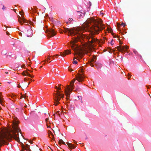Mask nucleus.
Returning <instances> with one entry per match:
<instances>
[{"label": "nucleus", "instance_id": "nucleus-39", "mask_svg": "<svg viewBox=\"0 0 151 151\" xmlns=\"http://www.w3.org/2000/svg\"><path fill=\"white\" fill-rule=\"evenodd\" d=\"M5 9V7H4V5H3V8H2V9L3 10H4V9Z\"/></svg>", "mask_w": 151, "mask_h": 151}, {"label": "nucleus", "instance_id": "nucleus-30", "mask_svg": "<svg viewBox=\"0 0 151 151\" xmlns=\"http://www.w3.org/2000/svg\"><path fill=\"white\" fill-rule=\"evenodd\" d=\"M90 64L91 66H93L94 65H93V62H90Z\"/></svg>", "mask_w": 151, "mask_h": 151}, {"label": "nucleus", "instance_id": "nucleus-11", "mask_svg": "<svg viewBox=\"0 0 151 151\" xmlns=\"http://www.w3.org/2000/svg\"><path fill=\"white\" fill-rule=\"evenodd\" d=\"M66 144L69 147L70 149H73L76 148V147L73 145L71 144L70 143L67 142Z\"/></svg>", "mask_w": 151, "mask_h": 151}, {"label": "nucleus", "instance_id": "nucleus-59", "mask_svg": "<svg viewBox=\"0 0 151 151\" xmlns=\"http://www.w3.org/2000/svg\"><path fill=\"white\" fill-rule=\"evenodd\" d=\"M129 78H130L129 77V78H128V79H129Z\"/></svg>", "mask_w": 151, "mask_h": 151}, {"label": "nucleus", "instance_id": "nucleus-37", "mask_svg": "<svg viewBox=\"0 0 151 151\" xmlns=\"http://www.w3.org/2000/svg\"><path fill=\"white\" fill-rule=\"evenodd\" d=\"M83 70V69L81 68V70H79V72H80V70ZM81 72H82V71H81Z\"/></svg>", "mask_w": 151, "mask_h": 151}, {"label": "nucleus", "instance_id": "nucleus-9", "mask_svg": "<svg viewBox=\"0 0 151 151\" xmlns=\"http://www.w3.org/2000/svg\"><path fill=\"white\" fill-rule=\"evenodd\" d=\"M22 148L26 150H28L29 151H32L30 150H29V145L28 144H26V146L24 145L23 144H22Z\"/></svg>", "mask_w": 151, "mask_h": 151}, {"label": "nucleus", "instance_id": "nucleus-58", "mask_svg": "<svg viewBox=\"0 0 151 151\" xmlns=\"http://www.w3.org/2000/svg\"><path fill=\"white\" fill-rule=\"evenodd\" d=\"M60 33H63V32H60Z\"/></svg>", "mask_w": 151, "mask_h": 151}, {"label": "nucleus", "instance_id": "nucleus-16", "mask_svg": "<svg viewBox=\"0 0 151 151\" xmlns=\"http://www.w3.org/2000/svg\"><path fill=\"white\" fill-rule=\"evenodd\" d=\"M108 31L109 32L111 33L112 35L114 36V33L112 32V29L109 28H108Z\"/></svg>", "mask_w": 151, "mask_h": 151}, {"label": "nucleus", "instance_id": "nucleus-47", "mask_svg": "<svg viewBox=\"0 0 151 151\" xmlns=\"http://www.w3.org/2000/svg\"><path fill=\"white\" fill-rule=\"evenodd\" d=\"M30 82L29 83H28V85H27V87L28 86V85L30 84Z\"/></svg>", "mask_w": 151, "mask_h": 151}, {"label": "nucleus", "instance_id": "nucleus-27", "mask_svg": "<svg viewBox=\"0 0 151 151\" xmlns=\"http://www.w3.org/2000/svg\"><path fill=\"white\" fill-rule=\"evenodd\" d=\"M60 112H60L59 111H58L56 112L55 113L56 114H58V115H59L60 116Z\"/></svg>", "mask_w": 151, "mask_h": 151}, {"label": "nucleus", "instance_id": "nucleus-56", "mask_svg": "<svg viewBox=\"0 0 151 151\" xmlns=\"http://www.w3.org/2000/svg\"><path fill=\"white\" fill-rule=\"evenodd\" d=\"M21 12H19V13H20V14H21Z\"/></svg>", "mask_w": 151, "mask_h": 151}, {"label": "nucleus", "instance_id": "nucleus-31", "mask_svg": "<svg viewBox=\"0 0 151 151\" xmlns=\"http://www.w3.org/2000/svg\"><path fill=\"white\" fill-rule=\"evenodd\" d=\"M117 26H118V28H119L120 27V26L121 25V24L119 23H117Z\"/></svg>", "mask_w": 151, "mask_h": 151}, {"label": "nucleus", "instance_id": "nucleus-40", "mask_svg": "<svg viewBox=\"0 0 151 151\" xmlns=\"http://www.w3.org/2000/svg\"><path fill=\"white\" fill-rule=\"evenodd\" d=\"M100 14H101L102 15H103L104 14V13H102V12H101L100 13Z\"/></svg>", "mask_w": 151, "mask_h": 151}, {"label": "nucleus", "instance_id": "nucleus-28", "mask_svg": "<svg viewBox=\"0 0 151 151\" xmlns=\"http://www.w3.org/2000/svg\"><path fill=\"white\" fill-rule=\"evenodd\" d=\"M78 98L79 99H81V103H82V100H81V99H82V97L81 96H78Z\"/></svg>", "mask_w": 151, "mask_h": 151}, {"label": "nucleus", "instance_id": "nucleus-61", "mask_svg": "<svg viewBox=\"0 0 151 151\" xmlns=\"http://www.w3.org/2000/svg\"><path fill=\"white\" fill-rule=\"evenodd\" d=\"M32 71H31V72H32Z\"/></svg>", "mask_w": 151, "mask_h": 151}, {"label": "nucleus", "instance_id": "nucleus-46", "mask_svg": "<svg viewBox=\"0 0 151 151\" xmlns=\"http://www.w3.org/2000/svg\"><path fill=\"white\" fill-rule=\"evenodd\" d=\"M102 43H104V40H102Z\"/></svg>", "mask_w": 151, "mask_h": 151}, {"label": "nucleus", "instance_id": "nucleus-8", "mask_svg": "<svg viewBox=\"0 0 151 151\" xmlns=\"http://www.w3.org/2000/svg\"><path fill=\"white\" fill-rule=\"evenodd\" d=\"M77 14L79 16V18L83 17L85 16V12L84 11L82 10L80 11H77Z\"/></svg>", "mask_w": 151, "mask_h": 151}, {"label": "nucleus", "instance_id": "nucleus-10", "mask_svg": "<svg viewBox=\"0 0 151 151\" xmlns=\"http://www.w3.org/2000/svg\"><path fill=\"white\" fill-rule=\"evenodd\" d=\"M26 35L27 37H31L33 35V32L32 30L30 29H28Z\"/></svg>", "mask_w": 151, "mask_h": 151}, {"label": "nucleus", "instance_id": "nucleus-50", "mask_svg": "<svg viewBox=\"0 0 151 151\" xmlns=\"http://www.w3.org/2000/svg\"><path fill=\"white\" fill-rule=\"evenodd\" d=\"M54 56H51V57H52V58L53 59V58Z\"/></svg>", "mask_w": 151, "mask_h": 151}, {"label": "nucleus", "instance_id": "nucleus-45", "mask_svg": "<svg viewBox=\"0 0 151 151\" xmlns=\"http://www.w3.org/2000/svg\"><path fill=\"white\" fill-rule=\"evenodd\" d=\"M9 56L10 57H11V56L10 55H11V53L10 52V53H9Z\"/></svg>", "mask_w": 151, "mask_h": 151}, {"label": "nucleus", "instance_id": "nucleus-24", "mask_svg": "<svg viewBox=\"0 0 151 151\" xmlns=\"http://www.w3.org/2000/svg\"><path fill=\"white\" fill-rule=\"evenodd\" d=\"M113 40H112L110 42V43L111 44V45H114V43H113Z\"/></svg>", "mask_w": 151, "mask_h": 151}, {"label": "nucleus", "instance_id": "nucleus-7", "mask_svg": "<svg viewBox=\"0 0 151 151\" xmlns=\"http://www.w3.org/2000/svg\"><path fill=\"white\" fill-rule=\"evenodd\" d=\"M76 78L79 82H82L84 79V77L82 74H78L77 75H76Z\"/></svg>", "mask_w": 151, "mask_h": 151}, {"label": "nucleus", "instance_id": "nucleus-14", "mask_svg": "<svg viewBox=\"0 0 151 151\" xmlns=\"http://www.w3.org/2000/svg\"><path fill=\"white\" fill-rule=\"evenodd\" d=\"M2 95L0 93V104L3 105L2 103L3 102V99L1 97Z\"/></svg>", "mask_w": 151, "mask_h": 151}, {"label": "nucleus", "instance_id": "nucleus-38", "mask_svg": "<svg viewBox=\"0 0 151 151\" xmlns=\"http://www.w3.org/2000/svg\"><path fill=\"white\" fill-rule=\"evenodd\" d=\"M54 56H59V55H54Z\"/></svg>", "mask_w": 151, "mask_h": 151}, {"label": "nucleus", "instance_id": "nucleus-60", "mask_svg": "<svg viewBox=\"0 0 151 151\" xmlns=\"http://www.w3.org/2000/svg\"><path fill=\"white\" fill-rule=\"evenodd\" d=\"M109 52L110 53H111V52Z\"/></svg>", "mask_w": 151, "mask_h": 151}, {"label": "nucleus", "instance_id": "nucleus-15", "mask_svg": "<svg viewBox=\"0 0 151 151\" xmlns=\"http://www.w3.org/2000/svg\"><path fill=\"white\" fill-rule=\"evenodd\" d=\"M59 144H63L64 145H65V142L63 141L62 139H60L59 140Z\"/></svg>", "mask_w": 151, "mask_h": 151}, {"label": "nucleus", "instance_id": "nucleus-18", "mask_svg": "<svg viewBox=\"0 0 151 151\" xmlns=\"http://www.w3.org/2000/svg\"><path fill=\"white\" fill-rule=\"evenodd\" d=\"M7 52L6 51H2L1 52V54H3L5 55H6L7 54Z\"/></svg>", "mask_w": 151, "mask_h": 151}, {"label": "nucleus", "instance_id": "nucleus-51", "mask_svg": "<svg viewBox=\"0 0 151 151\" xmlns=\"http://www.w3.org/2000/svg\"><path fill=\"white\" fill-rule=\"evenodd\" d=\"M6 33H7V35H8V34H9V32H6Z\"/></svg>", "mask_w": 151, "mask_h": 151}, {"label": "nucleus", "instance_id": "nucleus-54", "mask_svg": "<svg viewBox=\"0 0 151 151\" xmlns=\"http://www.w3.org/2000/svg\"><path fill=\"white\" fill-rule=\"evenodd\" d=\"M30 143H31V144H32V142H30Z\"/></svg>", "mask_w": 151, "mask_h": 151}, {"label": "nucleus", "instance_id": "nucleus-43", "mask_svg": "<svg viewBox=\"0 0 151 151\" xmlns=\"http://www.w3.org/2000/svg\"><path fill=\"white\" fill-rule=\"evenodd\" d=\"M48 119H45L46 121V122H47L48 121Z\"/></svg>", "mask_w": 151, "mask_h": 151}, {"label": "nucleus", "instance_id": "nucleus-3", "mask_svg": "<svg viewBox=\"0 0 151 151\" xmlns=\"http://www.w3.org/2000/svg\"><path fill=\"white\" fill-rule=\"evenodd\" d=\"M21 16L22 17H21L20 16L18 17V21L20 23L21 25L22 24V22L24 23H29L30 24H31L33 25V23L32 22L30 21L29 22H27L26 19L24 18V17L23 16L22 14H21Z\"/></svg>", "mask_w": 151, "mask_h": 151}, {"label": "nucleus", "instance_id": "nucleus-12", "mask_svg": "<svg viewBox=\"0 0 151 151\" xmlns=\"http://www.w3.org/2000/svg\"><path fill=\"white\" fill-rule=\"evenodd\" d=\"M65 56L69 54H70V50H66L64 51V52Z\"/></svg>", "mask_w": 151, "mask_h": 151}, {"label": "nucleus", "instance_id": "nucleus-34", "mask_svg": "<svg viewBox=\"0 0 151 151\" xmlns=\"http://www.w3.org/2000/svg\"><path fill=\"white\" fill-rule=\"evenodd\" d=\"M24 81H28V78H24Z\"/></svg>", "mask_w": 151, "mask_h": 151}, {"label": "nucleus", "instance_id": "nucleus-52", "mask_svg": "<svg viewBox=\"0 0 151 151\" xmlns=\"http://www.w3.org/2000/svg\"><path fill=\"white\" fill-rule=\"evenodd\" d=\"M5 73L6 74H7L8 73V72H5Z\"/></svg>", "mask_w": 151, "mask_h": 151}, {"label": "nucleus", "instance_id": "nucleus-53", "mask_svg": "<svg viewBox=\"0 0 151 151\" xmlns=\"http://www.w3.org/2000/svg\"><path fill=\"white\" fill-rule=\"evenodd\" d=\"M74 58L77 59V58H76L75 57H74Z\"/></svg>", "mask_w": 151, "mask_h": 151}, {"label": "nucleus", "instance_id": "nucleus-6", "mask_svg": "<svg viewBox=\"0 0 151 151\" xmlns=\"http://www.w3.org/2000/svg\"><path fill=\"white\" fill-rule=\"evenodd\" d=\"M56 93H53L54 96L53 99L57 101L60 100V98L59 96L61 95L60 92L58 91H56Z\"/></svg>", "mask_w": 151, "mask_h": 151}, {"label": "nucleus", "instance_id": "nucleus-41", "mask_svg": "<svg viewBox=\"0 0 151 151\" xmlns=\"http://www.w3.org/2000/svg\"><path fill=\"white\" fill-rule=\"evenodd\" d=\"M68 70L70 71H73V70H72V69H70V68H69L68 69Z\"/></svg>", "mask_w": 151, "mask_h": 151}, {"label": "nucleus", "instance_id": "nucleus-25", "mask_svg": "<svg viewBox=\"0 0 151 151\" xmlns=\"http://www.w3.org/2000/svg\"><path fill=\"white\" fill-rule=\"evenodd\" d=\"M60 55L61 56H63V57L64 56H64V53H62V52H60Z\"/></svg>", "mask_w": 151, "mask_h": 151}, {"label": "nucleus", "instance_id": "nucleus-1", "mask_svg": "<svg viewBox=\"0 0 151 151\" xmlns=\"http://www.w3.org/2000/svg\"><path fill=\"white\" fill-rule=\"evenodd\" d=\"M88 22L91 26L90 27L89 23L86 25V27L88 28H91L92 31V32L88 36L82 34L83 30V28L80 27L70 29L65 28L63 30L65 32H68V35H77V37L74 39H73V41L70 42L71 47L74 50H75L76 49L74 47L76 45L75 43L81 39L83 40L86 38L87 40V42H88V47H92L93 46V45L92 44L98 41L97 39L94 38V35L99 34L100 31L103 29L105 28V27L99 21L94 19L93 17L90 18Z\"/></svg>", "mask_w": 151, "mask_h": 151}, {"label": "nucleus", "instance_id": "nucleus-35", "mask_svg": "<svg viewBox=\"0 0 151 151\" xmlns=\"http://www.w3.org/2000/svg\"><path fill=\"white\" fill-rule=\"evenodd\" d=\"M26 98V96H25L24 97H23V96H21V98Z\"/></svg>", "mask_w": 151, "mask_h": 151}, {"label": "nucleus", "instance_id": "nucleus-42", "mask_svg": "<svg viewBox=\"0 0 151 151\" xmlns=\"http://www.w3.org/2000/svg\"><path fill=\"white\" fill-rule=\"evenodd\" d=\"M34 76H32L30 75V76H29V77L32 78H33L34 77Z\"/></svg>", "mask_w": 151, "mask_h": 151}, {"label": "nucleus", "instance_id": "nucleus-21", "mask_svg": "<svg viewBox=\"0 0 151 151\" xmlns=\"http://www.w3.org/2000/svg\"><path fill=\"white\" fill-rule=\"evenodd\" d=\"M26 71H24L22 73V74L24 76H27V75L25 74Z\"/></svg>", "mask_w": 151, "mask_h": 151}, {"label": "nucleus", "instance_id": "nucleus-48", "mask_svg": "<svg viewBox=\"0 0 151 151\" xmlns=\"http://www.w3.org/2000/svg\"><path fill=\"white\" fill-rule=\"evenodd\" d=\"M55 88L56 89H58V88L57 87V86H56L55 87Z\"/></svg>", "mask_w": 151, "mask_h": 151}, {"label": "nucleus", "instance_id": "nucleus-20", "mask_svg": "<svg viewBox=\"0 0 151 151\" xmlns=\"http://www.w3.org/2000/svg\"><path fill=\"white\" fill-rule=\"evenodd\" d=\"M73 63L74 64H76L78 62L76 60H74Z\"/></svg>", "mask_w": 151, "mask_h": 151}, {"label": "nucleus", "instance_id": "nucleus-17", "mask_svg": "<svg viewBox=\"0 0 151 151\" xmlns=\"http://www.w3.org/2000/svg\"><path fill=\"white\" fill-rule=\"evenodd\" d=\"M54 100L56 101V102H55V106H57L58 104H60V103L59 102V101H57V100H55V99H54Z\"/></svg>", "mask_w": 151, "mask_h": 151}, {"label": "nucleus", "instance_id": "nucleus-55", "mask_svg": "<svg viewBox=\"0 0 151 151\" xmlns=\"http://www.w3.org/2000/svg\"><path fill=\"white\" fill-rule=\"evenodd\" d=\"M120 44H122V43L121 42H120Z\"/></svg>", "mask_w": 151, "mask_h": 151}, {"label": "nucleus", "instance_id": "nucleus-22", "mask_svg": "<svg viewBox=\"0 0 151 151\" xmlns=\"http://www.w3.org/2000/svg\"><path fill=\"white\" fill-rule=\"evenodd\" d=\"M64 95L63 94H61V95L59 96L60 98V99L61 98H63L64 97Z\"/></svg>", "mask_w": 151, "mask_h": 151}, {"label": "nucleus", "instance_id": "nucleus-32", "mask_svg": "<svg viewBox=\"0 0 151 151\" xmlns=\"http://www.w3.org/2000/svg\"><path fill=\"white\" fill-rule=\"evenodd\" d=\"M61 85H59V87L58 88V89L59 90H61V88H60V86Z\"/></svg>", "mask_w": 151, "mask_h": 151}, {"label": "nucleus", "instance_id": "nucleus-26", "mask_svg": "<svg viewBox=\"0 0 151 151\" xmlns=\"http://www.w3.org/2000/svg\"><path fill=\"white\" fill-rule=\"evenodd\" d=\"M26 73L27 74V76H30V75L28 72H27L26 71Z\"/></svg>", "mask_w": 151, "mask_h": 151}, {"label": "nucleus", "instance_id": "nucleus-49", "mask_svg": "<svg viewBox=\"0 0 151 151\" xmlns=\"http://www.w3.org/2000/svg\"><path fill=\"white\" fill-rule=\"evenodd\" d=\"M27 107V106L26 105H25L24 106V108H26V107Z\"/></svg>", "mask_w": 151, "mask_h": 151}, {"label": "nucleus", "instance_id": "nucleus-33", "mask_svg": "<svg viewBox=\"0 0 151 151\" xmlns=\"http://www.w3.org/2000/svg\"><path fill=\"white\" fill-rule=\"evenodd\" d=\"M16 111L18 112V111H19V109L18 108H17L16 109Z\"/></svg>", "mask_w": 151, "mask_h": 151}, {"label": "nucleus", "instance_id": "nucleus-29", "mask_svg": "<svg viewBox=\"0 0 151 151\" xmlns=\"http://www.w3.org/2000/svg\"><path fill=\"white\" fill-rule=\"evenodd\" d=\"M50 133L51 134V135L52 136V139H54V136L53 135V134H52V133L51 132H50Z\"/></svg>", "mask_w": 151, "mask_h": 151}, {"label": "nucleus", "instance_id": "nucleus-19", "mask_svg": "<svg viewBox=\"0 0 151 151\" xmlns=\"http://www.w3.org/2000/svg\"><path fill=\"white\" fill-rule=\"evenodd\" d=\"M95 58H96L95 56H94V57L93 58H92L91 59L90 62H95Z\"/></svg>", "mask_w": 151, "mask_h": 151}, {"label": "nucleus", "instance_id": "nucleus-4", "mask_svg": "<svg viewBox=\"0 0 151 151\" xmlns=\"http://www.w3.org/2000/svg\"><path fill=\"white\" fill-rule=\"evenodd\" d=\"M47 32L48 33V37L49 38H50L52 36H55L56 34L54 29L52 28L48 29L47 30Z\"/></svg>", "mask_w": 151, "mask_h": 151}, {"label": "nucleus", "instance_id": "nucleus-62", "mask_svg": "<svg viewBox=\"0 0 151 151\" xmlns=\"http://www.w3.org/2000/svg\"><path fill=\"white\" fill-rule=\"evenodd\" d=\"M42 66H41V67H40V68H42Z\"/></svg>", "mask_w": 151, "mask_h": 151}, {"label": "nucleus", "instance_id": "nucleus-2", "mask_svg": "<svg viewBox=\"0 0 151 151\" xmlns=\"http://www.w3.org/2000/svg\"><path fill=\"white\" fill-rule=\"evenodd\" d=\"M75 81V79H74L70 82V85H67V88L65 90V93L67 99H68L69 97L70 93L72 91L73 89V87L74 86V83Z\"/></svg>", "mask_w": 151, "mask_h": 151}, {"label": "nucleus", "instance_id": "nucleus-44", "mask_svg": "<svg viewBox=\"0 0 151 151\" xmlns=\"http://www.w3.org/2000/svg\"><path fill=\"white\" fill-rule=\"evenodd\" d=\"M17 87L18 88H20V87H21V86L20 85H19Z\"/></svg>", "mask_w": 151, "mask_h": 151}, {"label": "nucleus", "instance_id": "nucleus-13", "mask_svg": "<svg viewBox=\"0 0 151 151\" xmlns=\"http://www.w3.org/2000/svg\"><path fill=\"white\" fill-rule=\"evenodd\" d=\"M76 54L78 56H79L80 57L82 58L83 56V54H82L81 52H78L76 53Z\"/></svg>", "mask_w": 151, "mask_h": 151}, {"label": "nucleus", "instance_id": "nucleus-57", "mask_svg": "<svg viewBox=\"0 0 151 151\" xmlns=\"http://www.w3.org/2000/svg\"><path fill=\"white\" fill-rule=\"evenodd\" d=\"M112 50H113V51H114V50H112Z\"/></svg>", "mask_w": 151, "mask_h": 151}, {"label": "nucleus", "instance_id": "nucleus-23", "mask_svg": "<svg viewBox=\"0 0 151 151\" xmlns=\"http://www.w3.org/2000/svg\"><path fill=\"white\" fill-rule=\"evenodd\" d=\"M121 25L123 27H124L126 26V24L125 23L122 22L121 24Z\"/></svg>", "mask_w": 151, "mask_h": 151}, {"label": "nucleus", "instance_id": "nucleus-36", "mask_svg": "<svg viewBox=\"0 0 151 151\" xmlns=\"http://www.w3.org/2000/svg\"><path fill=\"white\" fill-rule=\"evenodd\" d=\"M50 60V58H49V56H48V58H47V61H49V60Z\"/></svg>", "mask_w": 151, "mask_h": 151}, {"label": "nucleus", "instance_id": "nucleus-5", "mask_svg": "<svg viewBox=\"0 0 151 151\" xmlns=\"http://www.w3.org/2000/svg\"><path fill=\"white\" fill-rule=\"evenodd\" d=\"M128 47L127 46H122V45H119L116 47V48L120 52L122 53L123 52V51H126L128 49Z\"/></svg>", "mask_w": 151, "mask_h": 151}]
</instances>
